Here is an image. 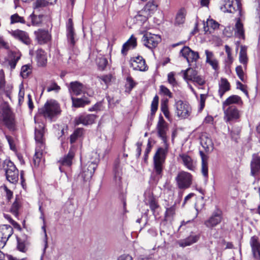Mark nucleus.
Wrapping results in <instances>:
<instances>
[{
	"label": "nucleus",
	"mask_w": 260,
	"mask_h": 260,
	"mask_svg": "<svg viewBox=\"0 0 260 260\" xmlns=\"http://www.w3.org/2000/svg\"><path fill=\"white\" fill-rule=\"evenodd\" d=\"M176 180L180 189H186L189 187L191 184L192 176L190 173L182 171L178 174Z\"/></svg>",
	"instance_id": "423d86ee"
},
{
	"label": "nucleus",
	"mask_w": 260,
	"mask_h": 260,
	"mask_svg": "<svg viewBox=\"0 0 260 260\" xmlns=\"http://www.w3.org/2000/svg\"><path fill=\"white\" fill-rule=\"evenodd\" d=\"M31 72L30 66L24 65L22 67L20 74L23 78H26Z\"/></svg>",
	"instance_id": "c03bdc74"
},
{
	"label": "nucleus",
	"mask_w": 260,
	"mask_h": 260,
	"mask_svg": "<svg viewBox=\"0 0 260 260\" xmlns=\"http://www.w3.org/2000/svg\"><path fill=\"white\" fill-rule=\"evenodd\" d=\"M239 61L246 68L248 62L247 55V47L245 46H241L239 53Z\"/></svg>",
	"instance_id": "58836bf2"
},
{
	"label": "nucleus",
	"mask_w": 260,
	"mask_h": 260,
	"mask_svg": "<svg viewBox=\"0 0 260 260\" xmlns=\"http://www.w3.org/2000/svg\"><path fill=\"white\" fill-rule=\"evenodd\" d=\"M73 106L76 108L84 107L85 105L88 104L90 102L88 99L85 96L82 98H72Z\"/></svg>",
	"instance_id": "c9c22d12"
},
{
	"label": "nucleus",
	"mask_w": 260,
	"mask_h": 260,
	"mask_svg": "<svg viewBox=\"0 0 260 260\" xmlns=\"http://www.w3.org/2000/svg\"><path fill=\"white\" fill-rule=\"evenodd\" d=\"M2 123H4L10 130L15 129L14 115L7 105H4L0 110V124Z\"/></svg>",
	"instance_id": "7ed1b4c3"
},
{
	"label": "nucleus",
	"mask_w": 260,
	"mask_h": 260,
	"mask_svg": "<svg viewBox=\"0 0 260 260\" xmlns=\"http://www.w3.org/2000/svg\"><path fill=\"white\" fill-rule=\"evenodd\" d=\"M161 111L164 113V115L167 118H169L170 116L169 111L167 105L165 103L161 105Z\"/></svg>",
	"instance_id": "e2e57ef3"
},
{
	"label": "nucleus",
	"mask_w": 260,
	"mask_h": 260,
	"mask_svg": "<svg viewBox=\"0 0 260 260\" xmlns=\"http://www.w3.org/2000/svg\"><path fill=\"white\" fill-rule=\"evenodd\" d=\"M5 86V75L3 70H0V90H3Z\"/></svg>",
	"instance_id": "680f3d73"
},
{
	"label": "nucleus",
	"mask_w": 260,
	"mask_h": 260,
	"mask_svg": "<svg viewBox=\"0 0 260 260\" xmlns=\"http://www.w3.org/2000/svg\"><path fill=\"white\" fill-rule=\"evenodd\" d=\"M178 160L187 169L194 171L196 168V161L186 153H181L179 155Z\"/></svg>",
	"instance_id": "ddd939ff"
},
{
	"label": "nucleus",
	"mask_w": 260,
	"mask_h": 260,
	"mask_svg": "<svg viewBox=\"0 0 260 260\" xmlns=\"http://www.w3.org/2000/svg\"><path fill=\"white\" fill-rule=\"evenodd\" d=\"M242 103L241 98L237 95H232L228 98L222 103V109L229 107V106H234V104H241Z\"/></svg>",
	"instance_id": "a878e982"
},
{
	"label": "nucleus",
	"mask_w": 260,
	"mask_h": 260,
	"mask_svg": "<svg viewBox=\"0 0 260 260\" xmlns=\"http://www.w3.org/2000/svg\"><path fill=\"white\" fill-rule=\"evenodd\" d=\"M28 20H30V22L28 21L26 23V25L28 26L30 25L33 26H39L42 21V15H36L32 13L29 15L28 18Z\"/></svg>",
	"instance_id": "f704fd0d"
},
{
	"label": "nucleus",
	"mask_w": 260,
	"mask_h": 260,
	"mask_svg": "<svg viewBox=\"0 0 260 260\" xmlns=\"http://www.w3.org/2000/svg\"><path fill=\"white\" fill-rule=\"evenodd\" d=\"M175 209L174 206L167 208L165 213L166 217L168 218L173 216L175 214Z\"/></svg>",
	"instance_id": "0e129e2a"
},
{
	"label": "nucleus",
	"mask_w": 260,
	"mask_h": 260,
	"mask_svg": "<svg viewBox=\"0 0 260 260\" xmlns=\"http://www.w3.org/2000/svg\"><path fill=\"white\" fill-rule=\"evenodd\" d=\"M69 91L72 94L79 95L84 92V85L78 82H72L70 84Z\"/></svg>",
	"instance_id": "5701e85b"
},
{
	"label": "nucleus",
	"mask_w": 260,
	"mask_h": 260,
	"mask_svg": "<svg viewBox=\"0 0 260 260\" xmlns=\"http://www.w3.org/2000/svg\"><path fill=\"white\" fill-rule=\"evenodd\" d=\"M95 167L96 165L95 164L91 162L87 167H84L83 168L82 172L81 173V176L84 181H87L91 178L94 172Z\"/></svg>",
	"instance_id": "b1692460"
},
{
	"label": "nucleus",
	"mask_w": 260,
	"mask_h": 260,
	"mask_svg": "<svg viewBox=\"0 0 260 260\" xmlns=\"http://www.w3.org/2000/svg\"><path fill=\"white\" fill-rule=\"evenodd\" d=\"M192 81L197 83L200 85H203L205 84V81L204 79L201 76L197 75L192 80Z\"/></svg>",
	"instance_id": "69168bd1"
},
{
	"label": "nucleus",
	"mask_w": 260,
	"mask_h": 260,
	"mask_svg": "<svg viewBox=\"0 0 260 260\" xmlns=\"http://www.w3.org/2000/svg\"><path fill=\"white\" fill-rule=\"evenodd\" d=\"M156 129L158 136L161 138L164 143V148L157 149L153 157V171L156 175L160 178L162 176L164 164L168 151V137L167 132L168 130V124L161 115L159 116Z\"/></svg>",
	"instance_id": "f257e3e1"
},
{
	"label": "nucleus",
	"mask_w": 260,
	"mask_h": 260,
	"mask_svg": "<svg viewBox=\"0 0 260 260\" xmlns=\"http://www.w3.org/2000/svg\"><path fill=\"white\" fill-rule=\"evenodd\" d=\"M197 75V71L191 68H188L183 71L184 78L186 80L192 81Z\"/></svg>",
	"instance_id": "ea45409f"
},
{
	"label": "nucleus",
	"mask_w": 260,
	"mask_h": 260,
	"mask_svg": "<svg viewBox=\"0 0 260 260\" xmlns=\"http://www.w3.org/2000/svg\"><path fill=\"white\" fill-rule=\"evenodd\" d=\"M96 117L94 114H83L75 118V123L76 125L82 124L84 125L91 124L94 123Z\"/></svg>",
	"instance_id": "a211bd4d"
},
{
	"label": "nucleus",
	"mask_w": 260,
	"mask_h": 260,
	"mask_svg": "<svg viewBox=\"0 0 260 260\" xmlns=\"http://www.w3.org/2000/svg\"><path fill=\"white\" fill-rule=\"evenodd\" d=\"M24 96V90L23 85L21 84L19 87V92L18 94V103L20 106L23 102Z\"/></svg>",
	"instance_id": "3c124183"
},
{
	"label": "nucleus",
	"mask_w": 260,
	"mask_h": 260,
	"mask_svg": "<svg viewBox=\"0 0 260 260\" xmlns=\"http://www.w3.org/2000/svg\"><path fill=\"white\" fill-rule=\"evenodd\" d=\"M12 36L19 40L26 45L30 44L31 41L28 34L23 30L16 29L9 32Z\"/></svg>",
	"instance_id": "6ab92c4d"
},
{
	"label": "nucleus",
	"mask_w": 260,
	"mask_h": 260,
	"mask_svg": "<svg viewBox=\"0 0 260 260\" xmlns=\"http://www.w3.org/2000/svg\"><path fill=\"white\" fill-rule=\"evenodd\" d=\"M235 35L240 38L244 39L245 38L244 29L243 24L241 22L240 18H238L235 25Z\"/></svg>",
	"instance_id": "72a5a7b5"
},
{
	"label": "nucleus",
	"mask_w": 260,
	"mask_h": 260,
	"mask_svg": "<svg viewBox=\"0 0 260 260\" xmlns=\"http://www.w3.org/2000/svg\"><path fill=\"white\" fill-rule=\"evenodd\" d=\"M207 95L205 94H201L199 111L201 112L205 107V103Z\"/></svg>",
	"instance_id": "864d4df0"
},
{
	"label": "nucleus",
	"mask_w": 260,
	"mask_h": 260,
	"mask_svg": "<svg viewBox=\"0 0 260 260\" xmlns=\"http://www.w3.org/2000/svg\"><path fill=\"white\" fill-rule=\"evenodd\" d=\"M237 88L242 91L246 95H248V91L246 90V86L239 81L237 82Z\"/></svg>",
	"instance_id": "338daca9"
},
{
	"label": "nucleus",
	"mask_w": 260,
	"mask_h": 260,
	"mask_svg": "<svg viewBox=\"0 0 260 260\" xmlns=\"http://www.w3.org/2000/svg\"><path fill=\"white\" fill-rule=\"evenodd\" d=\"M180 54L187 61L188 63L196 62L199 58V54L198 52L192 50L189 47L184 46L180 50Z\"/></svg>",
	"instance_id": "4468645a"
},
{
	"label": "nucleus",
	"mask_w": 260,
	"mask_h": 260,
	"mask_svg": "<svg viewBox=\"0 0 260 260\" xmlns=\"http://www.w3.org/2000/svg\"><path fill=\"white\" fill-rule=\"evenodd\" d=\"M36 38L40 44H45L51 39V36L48 31L44 29H38L35 32Z\"/></svg>",
	"instance_id": "412c9836"
},
{
	"label": "nucleus",
	"mask_w": 260,
	"mask_h": 260,
	"mask_svg": "<svg viewBox=\"0 0 260 260\" xmlns=\"http://www.w3.org/2000/svg\"><path fill=\"white\" fill-rule=\"evenodd\" d=\"M142 41L144 45L149 49L155 48L161 41L159 36L146 32L143 36Z\"/></svg>",
	"instance_id": "0eeeda50"
},
{
	"label": "nucleus",
	"mask_w": 260,
	"mask_h": 260,
	"mask_svg": "<svg viewBox=\"0 0 260 260\" xmlns=\"http://www.w3.org/2000/svg\"><path fill=\"white\" fill-rule=\"evenodd\" d=\"M149 205L151 210L153 212V214H154L155 210L158 207L157 203L154 199H151L149 202Z\"/></svg>",
	"instance_id": "5fc2aeb1"
},
{
	"label": "nucleus",
	"mask_w": 260,
	"mask_h": 260,
	"mask_svg": "<svg viewBox=\"0 0 260 260\" xmlns=\"http://www.w3.org/2000/svg\"><path fill=\"white\" fill-rule=\"evenodd\" d=\"M201 144L206 151H212L214 148L213 143L211 139L207 136L202 135L201 138Z\"/></svg>",
	"instance_id": "c85d7f7f"
},
{
	"label": "nucleus",
	"mask_w": 260,
	"mask_h": 260,
	"mask_svg": "<svg viewBox=\"0 0 260 260\" xmlns=\"http://www.w3.org/2000/svg\"><path fill=\"white\" fill-rule=\"evenodd\" d=\"M202 157V173L205 177L208 175V158L202 151H200Z\"/></svg>",
	"instance_id": "e433bc0d"
},
{
	"label": "nucleus",
	"mask_w": 260,
	"mask_h": 260,
	"mask_svg": "<svg viewBox=\"0 0 260 260\" xmlns=\"http://www.w3.org/2000/svg\"><path fill=\"white\" fill-rule=\"evenodd\" d=\"M74 156V152L71 149L66 155L60 158L58 163L59 164V169L61 172H64V167L70 168L72 166Z\"/></svg>",
	"instance_id": "f8f14e48"
},
{
	"label": "nucleus",
	"mask_w": 260,
	"mask_h": 260,
	"mask_svg": "<svg viewBox=\"0 0 260 260\" xmlns=\"http://www.w3.org/2000/svg\"><path fill=\"white\" fill-rule=\"evenodd\" d=\"M160 92L164 95L172 98V93L168 88L164 85L160 86Z\"/></svg>",
	"instance_id": "603ef678"
},
{
	"label": "nucleus",
	"mask_w": 260,
	"mask_h": 260,
	"mask_svg": "<svg viewBox=\"0 0 260 260\" xmlns=\"http://www.w3.org/2000/svg\"><path fill=\"white\" fill-rule=\"evenodd\" d=\"M67 36L69 42L73 46L75 43V41L74 40V31H72L71 27L70 28L69 31H68Z\"/></svg>",
	"instance_id": "6e6d98bb"
},
{
	"label": "nucleus",
	"mask_w": 260,
	"mask_h": 260,
	"mask_svg": "<svg viewBox=\"0 0 260 260\" xmlns=\"http://www.w3.org/2000/svg\"><path fill=\"white\" fill-rule=\"evenodd\" d=\"M36 59L38 66H44L46 64L47 59L45 52L42 49H38L36 52Z\"/></svg>",
	"instance_id": "473e14b6"
},
{
	"label": "nucleus",
	"mask_w": 260,
	"mask_h": 260,
	"mask_svg": "<svg viewBox=\"0 0 260 260\" xmlns=\"http://www.w3.org/2000/svg\"><path fill=\"white\" fill-rule=\"evenodd\" d=\"M21 55L18 52H11L8 57V64L11 70L15 68L18 61L20 59Z\"/></svg>",
	"instance_id": "cd10ccee"
},
{
	"label": "nucleus",
	"mask_w": 260,
	"mask_h": 260,
	"mask_svg": "<svg viewBox=\"0 0 260 260\" xmlns=\"http://www.w3.org/2000/svg\"><path fill=\"white\" fill-rule=\"evenodd\" d=\"M39 114L52 120L61 113L59 104L54 100L47 101L44 106L39 109Z\"/></svg>",
	"instance_id": "f03ea898"
},
{
	"label": "nucleus",
	"mask_w": 260,
	"mask_h": 260,
	"mask_svg": "<svg viewBox=\"0 0 260 260\" xmlns=\"http://www.w3.org/2000/svg\"><path fill=\"white\" fill-rule=\"evenodd\" d=\"M222 219V213L219 210L214 212L209 218L204 222L206 227L212 229L219 224Z\"/></svg>",
	"instance_id": "2eb2a0df"
},
{
	"label": "nucleus",
	"mask_w": 260,
	"mask_h": 260,
	"mask_svg": "<svg viewBox=\"0 0 260 260\" xmlns=\"http://www.w3.org/2000/svg\"><path fill=\"white\" fill-rule=\"evenodd\" d=\"M5 169L7 180L11 183L16 184L18 181L19 172L13 162L8 161Z\"/></svg>",
	"instance_id": "39448f33"
},
{
	"label": "nucleus",
	"mask_w": 260,
	"mask_h": 260,
	"mask_svg": "<svg viewBox=\"0 0 260 260\" xmlns=\"http://www.w3.org/2000/svg\"><path fill=\"white\" fill-rule=\"evenodd\" d=\"M16 23L26 24L24 18L20 16L17 13L14 14L10 17V23L12 24Z\"/></svg>",
	"instance_id": "a19ab883"
},
{
	"label": "nucleus",
	"mask_w": 260,
	"mask_h": 260,
	"mask_svg": "<svg viewBox=\"0 0 260 260\" xmlns=\"http://www.w3.org/2000/svg\"><path fill=\"white\" fill-rule=\"evenodd\" d=\"M176 113L178 117L186 118L188 117L191 113V107L186 102L179 100L175 104Z\"/></svg>",
	"instance_id": "6e6552de"
},
{
	"label": "nucleus",
	"mask_w": 260,
	"mask_h": 260,
	"mask_svg": "<svg viewBox=\"0 0 260 260\" xmlns=\"http://www.w3.org/2000/svg\"><path fill=\"white\" fill-rule=\"evenodd\" d=\"M156 8L157 5L154 2H148L144 7V9L140 12V14L137 16V18L142 17L141 20L146 21L148 17L150 16L151 14L156 10Z\"/></svg>",
	"instance_id": "9d476101"
},
{
	"label": "nucleus",
	"mask_w": 260,
	"mask_h": 260,
	"mask_svg": "<svg viewBox=\"0 0 260 260\" xmlns=\"http://www.w3.org/2000/svg\"><path fill=\"white\" fill-rule=\"evenodd\" d=\"M226 121H231L238 119L240 117L239 111L235 106H231L222 109Z\"/></svg>",
	"instance_id": "f3484780"
},
{
	"label": "nucleus",
	"mask_w": 260,
	"mask_h": 260,
	"mask_svg": "<svg viewBox=\"0 0 260 260\" xmlns=\"http://www.w3.org/2000/svg\"><path fill=\"white\" fill-rule=\"evenodd\" d=\"M50 1V0H37L35 2V8H38L45 7L49 4H52L53 2Z\"/></svg>",
	"instance_id": "09e8293b"
},
{
	"label": "nucleus",
	"mask_w": 260,
	"mask_h": 260,
	"mask_svg": "<svg viewBox=\"0 0 260 260\" xmlns=\"http://www.w3.org/2000/svg\"><path fill=\"white\" fill-rule=\"evenodd\" d=\"M122 167L120 163L119 160H116L114 167V180L115 183L118 185H120L121 183L122 175Z\"/></svg>",
	"instance_id": "4be33fe9"
},
{
	"label": "nucleus",
	"mask_w": 260,
	"mask_h": 260,
	"mask_svg": "<svg viewBox=\"0 0 260 260\" xmlns=\"http://www.w3.org/2000/svg\"><path fill=\"white\" fill-rule=\"evenodd\" d=\"M225 51L227 54V58L225 60L226 63L229 65L233 62V57L232 55V49L227 45H225Z\"/></svg>",
	"instance_id": "37998d69"
},
{
	"label": "nucleus",
	"mask_w": 260,
	"mask_h": 260,
	"mask_svg": "<svg viewBox=\"0 0 260 260\" xmlns=\"http://www.w3.org/2000/svg\"><path fill=\"white\" fill-rule=\"evenodd\" d=\"M230 90V84L225 78H221L219 83L218 94L222 98L224 93Z\"/></svg>",
	"instance_id": "7c9ffc66"
},
{
	"label": "nucleus",
	"mask_w": 260,
	"mask_h": 260,
	"mask_svg": "<svg viewBox=\"0 0 260 260\" xmlns=\"http://www.w3.org/2000/svg\"><path fill=\"white\" fill-rule=\"evenodd\" d=\"M220 10L224 13H234L238 11L241 16V4L238 0H222Z\"/></svg>",
	"instance_id": "20e7f679"
},
{
	"label": "nucleus",
	"mask_w": 260,
	"mask_h": 260,
	"mask_svg": "<svg viewBox=\"0 0 260 260\" xmlns=\"http://www.w3.org/2000/svg\"><path fill=\"white\" fill-rule=\"evenodd\" d=\"M207 63H209L215 71L218 70L219 69L218 62L216 59L214 60H210Z\"/></svg>",
	"instance_id": "774afa93"
},
{
	"label": "nucleus",
	"mask_w": 260,
	"mask_h": 260,
	"mask_svg": "<svg viewBox=\"0 0 260 260\" xmlns=\"http://www.w3.org/2000/svg\"><path fill=\"white\" fill-rule=\"evenodd\" d=\"M205 53L206 56V63L210 62V60H214L216 59L214 57V54L212 51H210L208 50H206Z\"/></svg>",
	"instance_id": "bf43d9fd"
},
{
	"label": "nucleus",
	"mask_w": 260,
	"mask_h": 260,
	"mask_svg": "<svg viewBox=\"0 0 260 260\" xmlns=\"http://www.w3.org/2000/svg\"><path fill=\"white\" fill-rule=\"evenodd\" d=\"M219 25V23L213 19L208 20L207 21V26L210 27L213 29L218 28Z\"/></svg>",
	"instance_id": "4d7b16f0"
},
{
	"label": "nucleus",
	"mask_w": 260,
	"mask_h": 260,
	"mask_svg": "<svg viewBox=\"0 0 260 260\" xmlns=\"http://www.w3.org/2000/svg\"><path fill=\"white\" fill-rule=\"evenodd\" d=\"M20 207V202L18 199L16 198L15 202L12 205L11 212L15 216H18L19 215V210Z\"/></svg>",
	"instance_id": "79ce46f5"
},
{
	"label": "nucleus",
	"mask_w": 260,
	"mask_h": 260,
	"mask_svg": "<svg viewBox=\"0 0 260 260\" xmlns=\"http://www.w3.org/2000/svg\"><path fill=\"white\" fill-rule=\"evenodd\" d=\"M13 234V228L7 224L0 225V248H3Z\"/></svg>",
	"instance_id": "1a4fd4ad"
},
{
	"label": "nucleus",
	"mask_w": 260,
	"mask_h": 260,
	"mask_svg": "<svg viewBox=\"0 0 260 260\" xmlns=\"http://www.w3.org/2000/svg\"><path fill=\"white\" fill-rule=\"evenodd\" d=\"M186 12L184 9H181L177 12L175 21V25L182 24L185 22Z\"/></svg>",
	"instance_id": "4c0bfd02"
},
{
	"label": "nucleus",
	"mask_w": 260,
	"mask_h": 260,
	"mask_svg": "<svg viewBox=\"0 0 260 260\" xmlns=\"http://www.w3.org/2000/svg\"><path fill=\"white\" fill-rule=\"evenodd\" d=\"M159 98L157 95H155L153 99L151 105V112L152 115H154L156 112L158 108Z\"/></svg>",
	"instance_id": "a18cd8bd"
},
{
	"label": "nucleus",
	"mask_w": 260,
	"mask_h": 260,
	"mask_svg": "<svg viewBox=\"0 0 260 260\" xmlns=\"http://www.w3.org/2000/svg\"><path fill=\"white\" fill-rule=\"evenodd\" d=\"M137 46V39L133 35L131 38L125 42L121 49V53L122 54H126V52L130 48H134Z\"/></svg>",
	"instance_id": "2f4dec72"
},
{
	"label": "nucleus",
	"mask_w": 260,
	"mask_h": 260,
	"mask_svg": "<svg viewBox=\"0 0 260 260\" xmlns=\"http://www.w3.org/2000/svg\"><path fill=\"white\" fill-rule=\"evenodd\" d=\"M236 72L237 76L242 82H246V77L243 71L242 67L241 66H239L236 68Z\"/></svg>",
	"instance_id": "49530a36"
},
{
	"label": "nucleus",
	"mask_w": 260,
	"mask_h": 260,
	"mask_svg": "<svg viewBox=\"0 0 260 260\" xmlns=\"http://www.w3.org/2000/svg\"><path fill=\"white\" fill-rule=\"evenodd\" d=\"M97 63L101 70H104L107 66L108 61L105 57H100L97 59Z\"/></svg>",
	"instance_id": "8fccbe9b"
},
{
	"label": "nucleus",
	"mask_w": 260,
	"mask_h": 260,
	"mask_svg": "<svg viewBox=\"0 0 260 260\" xmlns=\"http://www.w3.org/2000/svg\"><path fill=\"white\" fill-rule=\"evenodd\" d=\"M251 175L255 176L260 172V157L253 155L250 164Z\"/></svg>",
	"instance_id": "393cba45"
},
{
	"label": "nucleus",
	"mask_w": 260,
	"mask_h": 260,
	"mask_svg": "<svg viewBox=\"0 0 260 260\" xmlns=\"http://www.w3.org/2000/svg\"><path fill=\"white\" fill-rule=\"evenodd\" d=\"M17 249L21 252H26L27 250V246L29 244L27 236L23 235L21 237H17Z\"/></svg>",
	"instance_id": "bb28decb"
},
{
	"label": "nucleus",
	"mask_w": 260,
	"mask_h": 260,
	"mask_svg": "<svg viewBox=\"0 0 260 260\" xmlns=\"http://www.w3.org/2000/svg\"><path fill=\"white\" fill-rule=\"evenodd\" d=\"M35 120L37 124L35 126V140L41 148H42L44 147L45 125L43 123H38L36 117Z\"/></svg>",
	"instance_id": "9b49d317"
},
{
	"label": "nucleus",
	"mask_w": 260,
	"mask_h": 260,
	"mask_svg": "<svg viewBox=\"0 0 260 260\" xmlns=\"http://www.w3.org/2000/svg\"><path fill=\"white\" fill-rule=\"evenodd\" d=\"M126 86L129 90H131L136 85L131 76H128L126 78Z\"/></svg>",
	"instance_id": "13d9d810"
},
{
	"label": "nucleus",
	"mask_w": 260,
	"mask_h": 260,
	"mask_svg": "<svg viewBox=\"0 0 260 260\" xmlns=\"http://www.w3.org/2000/svg\"><path fill=\"white\" fill-rule=\"evenodd\" d=\"M200 238L198 235H191L187 238L178 241V244L180 247H184L192 245L197 242Z\"/></svg>",
	"instance_id": "c756f323"
},
{
	"label": "nucleus",
	"mask_w": 260,
	"mask_h": 260,
	"mask_svg": "<svg viewBox=\"0 0 260 260\" xmlns=\"http://www.w3.org/2000/svg\"><path fill=\"white\" fill-rule=\"evenodd\" d=\"M174 76L175 74L173 72H170L168 75V81L173 86L176 84V81Z\"/></svg>",
	"instance_id": "052dcab7"
},
{
	"label": "nucleus",
	"mask_w": 260,
	"mask_h": 260,
	"mask_svg": "<svg viewBox=\"0 0 260 260\" xmlns=\"http://www.w3.org/2000/svg\"><path fill=\"white\" fill-rule=\"evenodd\" d=\"M131 67L133 70L141 72L146 71L148 68L146 64L145 60L140 56L133 57L130 60Z\"/></svg>",
	"instance_id": "dca6fc26"
},
{
	"label": "nucleus",
	"mask_w": 260,
	"mask_h": 260,
	"mask_svg": "<svg viewBox=\"0 0 260 260\" xmlns=\"http://www.w3.org/2000/svg\"><path fill=\"white\" fill-rule=\"evenodd\" d=\"M42 152L39 150H36L33 158V162L36 167L39 166L42 159Z\"/></svg>",
	"instance_id": "de8ad7c7"
},
{
	"label": "nucleus",
	"mask_w": 260,
	"mask_h": 260,
	"mask_svg": "<svg viewBox=\"0 0 260 260\" xmlns=\"http://www.w3.org/2000/svg\"><path fill=\"white\" fill-rule=\"evenodd\" d=\"M250 245L253 257L256 260H260V243L258 238L256 236L252 237L250 240Z\"/></svg>",
	"instance_id": "aec40b11"
}]
</instances>
